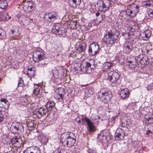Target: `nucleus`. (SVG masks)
<instances>
[{"label":"nucleus","mask_w":153,"mask_h":153,"mask_svg":"<svg viewBox=\"0 0 153 153\" xmlns=\"http://www.w3.org/2000/svg\"><path fill=\"white\" fill-rule=\"evenodd\" d=\"M8 7L7 1L6 0L0 1V8L2 9H5Z\"/></svg>","instance_id":"35"},{"label":"nucleus","mask_w":153,"mask_h":153,"mask_svg":"<svg viewBox=\"0 0 153 153\" xmlns=\"http://www.w3.org/2000/svg\"><path fill=\"white\" fill-rule=\"evenodd\" d=\"M117 117V116H115L112 117V118H111L112 120H115L116 119V117Z\"/></svg>","instance_id":"59"},{"label":"nucleus","mask_w":153,"mask_h":153,"mask_svg":"<svg viewBox=\"0 0 153 153\" xmlns=\"http://www.w3.org/2000/svg\"><path fill=\"white\" fill-rule=\"evenodd\" d=\"M34 114H36L37 117L39 118H41L44 115H45L48 113L47 110L42 107L39 109H36L35 111L33 112Z\"/></svg>","instance_id":"17"},{"label":"nucleus","mask_w":153,"mask_h":153,"mask_svg":"<svg viewBox=\"0 0 153 153\" xmlns=\"http://www.w3.org/2000/svg\"><path fill=\"white\" fill-rule=\"evenodd\" d=\"M24 153H40V152L38 148H32L29 150H26Z\"/></svg>","instance_id":"31"},{"label":"nucleus","mask_w":153,"mask_h":153,"mask_svg":"<svg viewBox=\"0 0 153 153\" xmlns=\"http://www.w3.org/2000/svg\"><path fill=\"white\" fill-rule=\"evenodd\" d=\"M151 34V31L149 30H147L143 32L141 34V35L143 38L148 39L150 37Z\"/></svg>","instance_id":"28"},{"label":"nucleus","mask_w":153,"mask_h":153,"mask_svg":"<svg viewBox=\"0 0 153 153\" xmlns=\"http://www.w3.org/2000/svg\"><path fill=\"white\" fill-rule=\"evenodd\" d=\"M56 99L59 100L60 99H62L63 98V96H61L60 94H56Z\"/></svg>","instance_id":"53"},{"label":"nucleus","mask_w":153,"mask_h":153,"mask_svg":"<svg viewBox=\"0 0 153 153\" xmlns=\"http://www.w3.org/2000/svg\"><path fill=\"white\" fill-rule=\"evenodd\" d=\"M107 135V133L105 132L102 131L98 135L97 138L102 143H105L108 141Z\"/></svg>","instance_id":"20"},{"label":"nucleus","mask_w":153,"mask_h":153,"mask_svg":"<svg viewBox=\"0 0 153 153\" xmlns=\"http://www.w3.org/2000/svg\"><path fill=\"white\" fill-rule=\"evenodd\" d=\"M100 48L98 43L93 42L89 45L88 52L90 56H94L98 54Z\"/></svg>","instance_id":"6"},{"label":"nucleus","mask_w":153,"mask_h":153,"mask_svg":"<svg viewBox=\"0 0 153 153\" xmlns=\"http://www.w3.org/2000/svg\"><path fill=\"white\" fill-rule=\"evenodd\" d=\"M58 72L57 70H55L54 71L53 70L52 73L54 77L56 76V73Z\"/></svg>","instance_id":"56"},{"label":"nucleus","mask_w":153,"mask_h":153,"mask_svg":"<svg viewBox=\"0 0 153 153\" xmlns=\"http://www.w3.org/2000/svg\"><path fill=\"white\" fill-rule=\"evenodd\" d=\"M24 85V81L22 77H20L19 78L18 87H22Z\"/></svg>","instance_id":"44"},{"label":"nucleus","mask_w":153,"mask_h":153,"mask_svg":"<svg viewBox=\"0 0 153 153\" xmlns=\"http://www.w3.org/2000/svg\"><path fill=\"white\" fill-rule=\"evenodd\" d=\"M84 120L86 122L88 126V131L91 132H94L95 130V126L94 124V123L92 122L87 117H85Z\"/></svg>","instance_id":"19"},{"label":"nucleus","mask_w":153,"mask_h":153,"mask_svg":"<svg viewBox=\"0 0 153 153\" xmlns=\"http://www.w3.org/2000/svg\"><path fill=\"white\" fill-rule=\"evenodd\" d=\"M34 124L32 121H30L28 123L27 126L29 128H33L34 127Z\"/></svg>","instance_id":"51"},{"label":"nucleus","mask_w":153,"mask_h":153,"mask_svg":"<svg viewBox=\"0 0 153 153\" xmlns=\"http://www.w3.org/2000/svg\"><path fill=\"white\" fill-rule=\"evenodd\" d=\"M11 33L12 34H13L14 32V31L13 30H12L11 31Z\"/></svg>","instance_id":"63"},{"label":"nucleus","mask_w":153,"mask_h":153,"mask_svg":"<svg viewBox=\"0 0 153 153\" xmlns=\"http://www.w3.org/2000/svg\"><path fill=\"white\" fill-rule=\"evenodd\" d=\"M6 153H14V152L13 151H10L9 152H7Z\"/></svg>","instance_id":"60"},{"label":"nucleus","mask_w":153,"mask_h":153,"mask_svg":"<svg viewBox=\"0 0 153 153\" xmlns=\"http://www.w3.org/2000/svg\"><path fill=\"white\" fill-rule=\"evenodd\" d=\"M60 25L59 24L54 25L52 29V32L55 34H56L58 33V31H59L58 30L60 28L59 27Z\"/></svg>","instance_id":"34"},{"label":"nucleus","mask_w":153,"mask_h":153,"mask_svg":"<svg viewBox=\"0 0 153 153\" xmlns=\"http://www.w3.org/2000/svg\"><path fill=\"white\" fill-rule=\"evenodd\" d=\"M55 105V103L53 101H49L45 105L46 107V109L47 110V111H51L54 108Z\"/></svg>","instance_id":"24"},{"label":"nucleus","mask_w":153,"mask_h":153,"mask_svg":"<svg viewBox=\"0 0 153 153\" xmlns=\"http://www.w3.org/2000/svg\"><path fill=\"white\" fill-rule=\"evenodd\" d=\"M105 15L104 14H102L98 17L96 18V19L97 22H101L103 19L105 18Z\"/></svg>","instance_id":"41"},{"label":"nucleus","mask_w":153,"mask_h":153,"mask_svg":"<svg viewBox=\"0 0 153 153\" xmlns=\"http://www.w3.org/2000/svg\"><path fill=\"white\" fill-rule=\"evenodd\" d=\"M149 129L147 130L146 132V134L149 136L150 134H152L153 131V126L149 128Z\"/></svg>","instance_id":"47"},{"label":"nucleus","mask_w":153,"mask_h":153,"mask_svg":"<svg viewBox=\"0 0 153 153\" xmlns=\"http://www.w3.org/2000/svg\"><path fill=\"white\" fill-rule=\"evenodd\" d=\"M76 29H75L79 30L81 26L79 23L76 22Z\"/></svg>","instance_id":"55"},{"label":"nucleus","mask_w":153,"mask_h":153,"mask_svg":"<svg viewBox=\"0 0 153 153\" xmlns=\"http://www.w3.org/2000/svg\"><path fill=\"white\" fill-rule=\"evenodd\" d=\"M121 125L123 127L127 128L129 126V122H128L125 119H123L121 120Z\"/></svg>","instance_id":"36"},{"label":"nucleus","mask_w":153,"mask_h":153,"mask_svg":"<svg viewBox=\"0 0 153 153\" xmlns=\"http://www.w3.org/2000/svg\"><path fill=\"white\" fill-rule=\"evenodd\" d=\"M58 33L56 35H62L64 36V34L65 32V29L62 27H60L59 30H58Z\"/></svg>","instance_id":"40"},{"label":"nucleus","mask_w":153,"mask_h":153,"mask_svg":"<svg viewBox=\"0 0 153 153\" xmlns=\"http://www.w3.org/2000/svg\"><path fill=\"white\" fill-rule=\"evenodd\" d=\"M125 131L121 129L118 128L114 134V138L116 140H123L125 136Z\"/></svg>","instance_id":"12"},{"label":"nucleus","mask_w":153,"mask_h":153,"mask_svg":"<svg viewBox=\"0 0 153 153\" xmlns=\"http://www.w3.org/2000/svg\"><path fill=\"white\" fill-rule=\"evenodd\" d=\"M120 75L114 71H111L108 74V79L112 83H116L118 80Z\"/></svg>","instance_id":"8"},{"label":"nucleus","mask_w":153,"mask_h":153,"mask_svg":"<svg viewBox=\"0 0 153 153\" xmlns=\"http://www.w3.org/2000/svg\"><path fill=\"white\" fill-rule=\"evenodd\" d=\"M112 65L109 62H105L102 65L103 69L104 71H107L110 69L112 66Z\"/></svg>","instance_id":"30"},{"label":"nucleus","mask_w":153,"mask_h":153,"mask_svg":"<svg viewBox=\"0 0 153 153\" xmlns=\"http://www.w3.org/2000/svg\"><path fill=\"white\" fill-rule=\"evenodd\" d=\"M134 45L132 43L129 42H125L123 47V51L126 54L129 53L133 51Z\"/></svg>","instance_id":"16"},{"label":"nucleus","mask_w":153,"mask_h":153,"mask_svg":"<svg viewBox=\"0 0 153 153\" xmlns=\"http://www.w3.org/2000/svg\"><path fill=\"white\" fill-rule=\"evenodd\" d=\"M6 32L3 29L0 28V39H4L6 37Z\"/></svg>","instance_id":"37"},{"label":"nucleus","mask_w":153,"mask_h":153,"mask_svg":"<svg viewBox=\"0 0 153 153\" xmlns=\"http://www.w3.org/2000/svg\"><path fill=\"white\" fill-rule=\"evenodd\" d=\"M81 2V0H69L68 4L70 6L76 8L79 6Z\"/></svg>","instance_id":"21"},{"label":"nucleus","mask_w":153,"mask_h":153,"mask_svg":"<svg viewBox=\"0 0 153 153\" xmlns=\"http://www.w3.org/2000/svg\"><path fill=\"white\" fill-rule=\"evenodd\" d=\"M86 46V45L85 43H82L80 44L77 48V50L81 53V54L83 55L85 51V48Z\"/></svg>","instance_id":"22"},{"label":"nucleus","mask_w":153,"mask_h":153,"mask_svg":"<svg viewBox=\"0 0 153 153\" xmlns=\"http://www.w3.org/2000/svg\"><path fill=\"white\" fill-rule=\"evenodd\" d=\"M136 37V36L135 35H134V34H132V35L130 36L129 39L133 42H135L137 40Z\"/></svg>","instance_id":"46"},{"label":"nucleus","mask_w":153,"mask_h":153,"mask_svg":"<svg viewBox=\"0 0 153 153\" xmlns=\"http://www.w3.org/2000/svg\"><path fill=\"white\" fill-rule=\"evenodd\" d=\"M140 8L139 6L135 3H132L128 5L126 13L121 12L120 14V16L121 17L122 19H126L127 15L133 18L136 16L139 11Z\"/></svg>","instance_id":"1"},{"label":"nucleus","mask_w":153,"mask_h":153,"mask_svg":"<svg viewBox=\"0 0 153 153\" xmlns=\"http://www.w3.org/2000/svg\"><path fill=\"white\" fill-rule=\"evenodd\" d=\"M28 71L26 74L29 77H32L35 75V71L34 68H28Z\"/></svg>","instance_id":"29"},{"label":"nucleus","mask_w":153,"mask_h":153,"mask_svg":"<svg viewBox=\"0 0 153 153\" xmlns=\"http://www.w3.org/2000/svg\"><path fill=\"white\" fill-rule=\"evenodd\" d=\"M12 143L13 144L15 147H19L21 146L22 141L20 137L14 136L11 140Z\"/></svg>","instance_id":"18"},{"label":"nucleus","mask_w":153,"mask_h":153,"mask_svg":"<svg viewBox=\"0 0 153 153\" xmlns=\"http://www.w3.org/2000/svg\"><path fill=\"white\" fill-rule=\"evenodd\" d=\"M136 57H133L131 59H128V62L127 63V65L131 69H134L136 67L138 66L140 67V65L138 63V61L136 60Z\"/></svg>","instance_id":"14"},{"label":"nucleus","mask_w":153,"mask_h":153,"mask_svg":"<svg viewBox=\"0 0 153 153\" xmlns=\"http://www.w3.org/2000/svg\"><path fill=\"white\" fill-rule=\"evenodd\" d=\"M88 153H97V151L95 149H90L88 150Z\"/></svg>","instance_id":"54"},{"label":"nucleus","mask_w":153,"mask_h":153,"mask_svg":"<svg viewBox=\"0 0 153 153\" xmlns=\"http://www.w3.org/2000/svg\"><path fill=\"white\" fill-rule=\"evenodd\" d=\"M74 69L76 72L78 71V69H77L76 68H74Z\"/></svg>","instance_id":"62"},{"label":"nucleus","mask_w":153,"mask_h":153,"mask_svg":"<svg viewBox=\"0 0 153 153\" xmlns=\"http://www.w3.org/2000/svg\"><path fill=\"white\" fill-rule=\"evenodd\" d=\"M56 14L54 12L46 13L44 15V19L45 21L53 22L57 19Z\"/></svg>","instance_id":"15"},{"label":"nucleus","mask_w":153,"mask_h":153,"mask_svg":"<svg viewBox=\"0 0 153 153\" xmlns=\"http://www.w3.org/2000/svg\"><path fill=\"white\" fill-rule=\"evenodd\" d=\"M98 97L100 100L104 103L109 102L112 97L111 91L107 88H101L98 93Z\"/></svg>","instance_id":"3"},{"label":"nucleus","mask_w":153,"mask_h":153,"mask_svg":"<svg viewBox=\"0 0 153 153\" xmlns=\"http://www.w3.org/2000/svg\"><path fill=\"white\" fill-rule=\"evenodd\" d=\"M125 33H122V36H125Z\"/></svg>","instance_id":"61"},{"label":"nucleus","mask_w":153,"mask_h":153,"mask_svg":"<svg viewBox=\"0 0 153 153\" xmlns=\"http://www.w3.org/2000/svg\"><path fill=\"white\" fill-rule=\"evenodd\" d=\"M133 51L134 52V54L137 55V56L141 55V53L142 51V50L140 48H138L136 47H135L134 46L133 48Z\"/></svg>","instance_id":"33"},{"label":"nucleus","mask_w":153,"mask_h":153,"mask_svg":"<svg viewBox=\"0 0 153 153\" xmlns=\"http://www.w3.org/2000/svg\"><path fill=\"white\" fill-rule=\"evenodd\" d=\"M148 14L151 17H153V10L149 9L148 12Z\"/></svg>","instance_id":"52"},{"label":"nucleus","mask_w":153,"mask_h":153,"mask_svg":"<svg viewBox=\"0 0 153 153\" xmlns=\"http://www.w3.org/2000/svg\"><path fill=\"white\" fill-rule=\"evenodd\" d=\"M95 67V62L94 59L90 60L89 62H83L80 65V70L83 73H89Z\"/></svg>","instance_id":"5"},{"label":"nucleus","mask_w":153,"mask_h":153,"mask_svg":"<svg viewBox=\"0 0 153 153\" xmlns=\"http://www.w3.org/2000/svg\"><path fill=\"white\" fill-rule=\"evenodd\" d=\"M129 90L127 88H126L121 90L120 93V97L123 99H125L128 97L129 95Z\"/></svg>","instance_id":"23"},{"label":"nucleus","mask_w":153,"mask_h":153,"mask_svg":"<svg viewBox=\"0 0 153 153\" xmlns=\"http://www.w3.org/2000/svg\"><path fill=\"white\" fill-rule=\"evenodd\" d=\"M81 122V120H79L78 121V123H80Z\"/></svg>","instance_id":"64"},{"label":"nucleus","mask_w":153,"mask_h":153,"mask_svg":"<svg viewBox=\"0 0 153 153\" xmlns=\"http://www.w3.org/2000/svg\"><path fill=\"white\" fill-rule=\"evenodd\" d=\"M9 102L7 99L3 98L0 100V112H4L9 107Z\"/></svg>","instance_id":"13"},{"label":"nucleus","mask_w":153,"mask_h":153,"mask_svg":"<svg viewBox=\"0 0 153 153\" xmlns=\"http://www.w3.org/2000/svg\"><path fill=\"white\" fill-rule=\"evenodd\" d=\"M136 60L138 61L140 63L141 67H144L146 65L149 63V59L146 56L143 57V55H140L138 56H136Z\"/></svg>","instance_id":"11"},{"label":"nucleus","mask_w":153,"mask_h":153,"mask_svg":"<svg viewBox=\"0 0 153 153\" xmlns=\"http://www.w3.org/2000/svg\"><path fill=\"white\" fill-rule=\"evenodd\" d=\"M119 34L118 32L114 33L110 30L105 35L103 41L105 44L112 45L117 40Z\"/></svg>","instance_id":"4"},{"label":"nucleus","mask_w":153,"mask_h":153,"mask_svg":"<svg viewBox=\"0 0 153 153\" xmlns=\"http://www.w3.org/2000/svg\"><path fill=\"white\" fill-rule=\"evenodd\" d=\"M56 153H67L66 151L63 150H61L59 151Z\"/></svg>","instance_id":"57"},{"label":"nucleus","mask_w":153,"mask_h":153,"mask_svg":"<svg viewBox=\"0 0 153 153\" xmlns=\"http://www.w3.org/2000/svg\"><path fill=\"white\" fill-rule=\"evenodd\" d=\"M40 87H36L33 90V93L35 95H37L39 94L40 90Z\"/></svg>","instance_id":"42"},{"label":"nucleus","mask_w":153,"mask_h":153,"mask_svg":"<svg viewBox=\"0 0 153 153\" xmlns=\"http://www.w3.org/2000/svg\"><path fill=\"white\" fill-rule=\"evenodd\" d=\"M56 93L63 96L65 94V91L63 88H59L56 90Z\"/></svg>","instance_id":"38"},{"label":"nucleus","mask_w":153,"mask_h":153,"mask_svg":"<svg viewBox=\"0 0 153 153\" xmlns=\"http://www.w3.org/2000/svg\"><path fill=\"white\" fill-rule=\"evenodd\" d=\"M24 3L27 5H28V6H30L31 7H35V4L33 3V1H24L23 2Z\"/></svg>","instance_id":"39"},{"label":"nucleus","mask_w":153,"mask_h":153,"mask_svg":"<svg viewBox=\"0 0 153 153\" xmlns=\"http://www.w3.org/2000/svg\"><path fill=\"white\" fill-rule=\"evenodd\" d=\"M33 58L34 61L38 62L45 58L44 53L40 51H35L33 53Z\"/></svg>","instance_id":"9"},{"label":"nucleus","mask_w":153,"mask_h":153,"mask_svg":"<svg viewBox=\"0 0 153 153\" xmlns=\"http://www.w3.org/2000/svg\"><path fill=\"white\" fill-rule=\"evenodd\" d=\"M4 16L5 17V20L7 21L11 18V17L7 13H4Z\"/></svg>","instance_id":"49"},{"label":"nucleus","mask_w":153,"mask_h":153,"mask_svg":"<svg viewBox=\"0 0 153 153\" xmlns=\"http://www.w3.org/2000/svg\"><path fill=\"white\" fill-rule=\"evenodd\" d=\"M13 133L19 134L23 132L24 127L22 124L17 123L15 125H12L10 128Z\"/></svg>","instance_id":"10"},{"label":"nucleus","mask_w":153,"mask_h":153,"mask_svg":"<svg viewBox=\"0 0 153 153\" xmlns=\"http://www.w3.org/2000/svg\"><path fill=\"white\" fill-rule=\"evenodd\" d=\"M132 35V34H131V33L129 32H125V38L126 39H129L130 38V36Z\"/></svg>","instance_id":"50"},{"label":"nucleus","mask_w":153,"mask_h":153,"mask_svg":"<svg viewBox=\"0 0 153 153\" xmlns=\"http://www.w3.org/2000/svg\"><path fill=\"white\" fill-rule=\"evenodd\" d=\"M153 3V0H147L143 1L141 4L143 7L147 8L150 7Z\"/></svg>","instance_id":"25"},{"label":"nucleus","mask_w":153,"mask_h":153,"mask_svg":"<svg viewBox=\"0 0 153 153\" xmlns=\"http://www.w3.org/2000/svg\"><path fill=\"white\" fill-rule=\"evenodd\" d=\"M76 21H72L70 22L69 26L71 28L75 29H76Z\"/></svg>","instance_id":"43"},{"label":"nucleus","mask_w":153,"mask_h":153,"mask_svg":"<svg viewBox=\"0 0 153 153\" xmlns=\"http://www.w3.org/2000/svg\"><path fill=\"white\" fill-rule=\"evenodd\" d=\"M73 133L68 132L62 134L60 137V143L65 146L71 147L74 145L76 142V137Z\"/></svg>","instance_id":"2"},{"label":"nucleus","mask_w":153,"mask_h":153,"mask_svg":"<svg viewBox=\"0 0 153 153\" xmlns=\"http://www.w3.org/2000/svg\"><path fill=\"white\" fill-rule=\"evenodd\" d=\"M97 5L99 10L105 12L110 6L111 2L108 0H103L102 1L98 2Z\"/></svg>","instance_id":"7"},{"label":"nucleus","mask_w":153,"mask_h":153,"mask_svg":"<svg viewBox=\"0 0 153 153\" xmlns=\"http://www.w3.org/2000/svg\"><path fill=\"white\" fill-rule=\"evenodd\" d=\"M137 27L136 26H133L128 27V30L131 32L135 31L137 30Z\"/></svg>","instance_id":"48"},{"label":"nucleus","mask_w":153,"mask_h":153,"mask_svg":"<svg viewBox=\"0 0 153 153\" xmlns=\"http://www.w3.org/2000/svg\"><path fill=\"white\" fill-rule=\"evenodd\" d=\"M144 118L146 123L150 124H153V118L149 117L148 115H146L145 116Z\"/></svg>","instance_id":"32"},{"label":"nucleus","mask_w":153,"mask_h":153,"mask_svg":"<svg viewBox=\"0 0 153 153\" xmlns=\"http://www.w3.org/2000/svg\"><path fill=\"white\" fill-rule=\"evenodd\" d=\"M102 14H100L99 12H97L96 13V16L97 17H98L100 16V15H101Z\"/></svg>","instance_id":"58"},{"label":"nucleus","mask_w":153,"mask_h":153,"mask_svg":"<svg viewBox=\"0 0 153 153\" xmlns=\"http://www.w3.org/2000/svg\"><path fill=\"white\" fill-rule=\"evenodd\" d=\"M41 62L39 63V66L41 67H45L48 64L49 62V60L48 59L45 57V58L43 60L40 61Z\"/></svg>","instance_id":"26"},{"label":"nucleus","mask_w":153,"mask_h":153,"mask_svg":"<svg viewBox=\"0 0 153 153\" xmlns=\"http://www.w3.org/2000/svg\"><path fill=\"white\" fill-rule=\"evenodd\" d=\"M6 120V116L4 114L0 113V123Z\"/></svg>","instance_id":"45"},{"label":"nucleus","mask_w":153,"mask_h":153,"mask_svg":"<svg viewBox=\"0 0 153 153\" xmlns=\"http://www.w3.org/2000/svg\"><path fill=\"white\" fill-rule=\"evenodd\" d=\"M23 8L25 12L28 13L31 11L35 9V7H31L30 6H28V5L24 3L22 4Z\"/></svg>","instance_id":"27"}]
</instances>
